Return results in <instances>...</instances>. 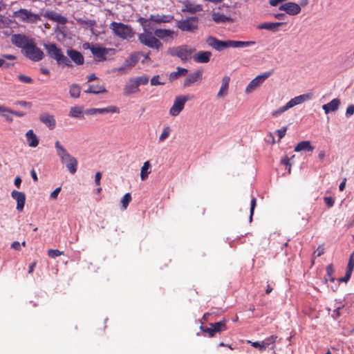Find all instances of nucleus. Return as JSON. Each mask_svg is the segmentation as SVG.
<instances>
[{"label": "nucleus", "instance_id": "f257e3e1", "mask_svg": "<svg viewBox=\"0 0 354 354\" xmlns=\"http://www.w3.org/2000/svg\"><path fill=\"white\" fill-rule=\"evenodd\" d=\"M55 148L61 163L65 165L71 174L76 173L78 165L77 160L68 152L59 140L55 142Z\"/></svg>", "mask_w": 354, "mask_h": 354}, {"label": "nucleus", "instance_id": "f03ea898", "mask_svg": "<svg viewBox=\"0 0 354 354\" xmlns=\"http://www.w3.org/2000/svg\"><path fill=\"white\" fill-rule=\"evenodd\" d=\"M44 46L48 56L55 59L57 64L72 67L71 61L63 54L62 49L58 48L55 44H44Z\"/></svg>", "mask_w": 354, "mask_h": 354}, {"label": "nucleus", "instance_id": "7ed1b4c3", "mask_svg": "<svg viewBox=\"0 0 354 354\" xmlns=\"http://www.w3.org/2000/svg\"><path fill=\"white\" fill-rule=\"evenodd\" d=\"M109 28L115 36L123 40L130 39L135 35L130 26L121 22L113 21L110 24Z\"/></svg>", "mask_w": 354, "mask_h": 354}, {"label": "nucleus", "instance_id": "20e7f679", "mask_svg": "<svg viewBox=\"0 0 354 354\" xmlns=\"http://www.w3.org/2000/svg\"><path fill=\"white\" fill-rule=\"evenodd\" d=\"M312 98V94L307 93V94H303L300 95L299 96L295 97L294 98H292L289 102H288L286 105L279 107V109L273 111L271 114L273 117L277 118L279 115H281L285 111H288V109L294 107L296 105L300 104L303 103L305 101H307Z\"/></svg>", "mask_w": 354, "mask_h": 354}, {"label": "nucleus", "instance_id": "39448f33", "mask_svg": "<svg viewBox=\"0 0 354 354\" xmlns=\"http://www.w3.org/2000/svg\"><path fill=\"white\" fill-rule=\"evenodd\" d=\"M139 41L149 48L159 50L162 47V43L156 38L154 33L149 30H145L138 35Z\"/></svg>", "mask_w": 354, "mask_h": 354}, {"label": "nucleus", "instance_id": "423d86ee", "mask_svg": "<svg viewBox=\"0 0 354 354\" xmlns=\"http://www.w3.org/2000/svg\"><path fill=\"white\" fill-rule=\"evenodd\" d=\"M12 17L19 22L25 24H36L41 19L38 14L33 13L25 8L15 11Z\"/></svg>", "mask_w": 354, "mask_h": 354}, {"label": "nucleus", "instance_id": "0eeeda50", "mask_svg": "<svg viewBox=\"0 0 354 354\" xmlns=\"http://www.w3.org/2000/svg\"><path fill=\"white\" fill-rule=\"evenodd\" d=\"M83 48L84 49H89L97 62H104L106 60V55L110 52H111L112 54L115 53L114 49L106 48L104 47L100 46L98 44H91L90 43L84 44Z\"/></svg>", "mask_w": 354, "mask_h": 354}, {"label": "nucleus", "instance_id": "6e6552de", "mask_svg": "<svg viewBox=\"0 0 354 354\" xmlns=\"http://www.w3.org/2000/svg\"><path fill=\"white\" fill-rule=\"evenodd\" d=\"M23 52L32 62H39L44 57V52L37 46L35 40Z\"/></svg>", "mask_w": 354, "mask_h": 354}, {"label": "nucleus", "instance_id": "1a4fd4ad", "mask_svg": "<svg viewBox=\"0 0 354 354\" xmlns=\"http://www.w3.org/2000/svg\"><path fill=\"white\" fill-rule=\"evenodd\" d=\"M194 51V48L184 45L170 48L169 50V53L171 56H176L179 57L182 61H186L191 58Z\"/></svg>", "mask_w": 354, "mask_h": 354}, {"label": "nucleus", "instance_id": "9d476101", "mask_svg": "<svg viewBox=\"0 0 354 354\" xmlns=\"http://www.w3.org/2000/svg\"><path fill=\"white\" fill-rule=\"evenodd\" d=\"M190 100L188 95H178L176 97L172 106L169 109V114L171 116H177L184 109L185 103Z\"/></svg>", "mask_w": 354, "mask_h": 354}, {"label": "nucleus", "instance_id": "9b49d317", "mask_svg": "<svg viewBox=\"0 0 354 354\" xmlns=\"http://www.w3.org/2000/svg\"><path fill=\"white\" fill-rule=\"evenodd\" d=\"M198 20L196 17H187L178 21L177 27L182 31L193 32L198 28Z\"/></svg>", "mask_w": 354, "mask_h": 354}, {"label": "nucleus", "instance_id": "f8f14e48", "mask_svg": "<svg viewBox=\"0 0 354 354\" xmlns=\"http://www.w3.org/2000/svg\"><path fill=\"white\" fill-rule=\"evenodd\" d=\"M272 74V71L266 72L261 75H257L254 78L245 88V92L250 93L256 90L263 82Z\"/></svg>", "mask_w": 354, "mask_h": 354}, {"label": "nucleus", "instance_id": "ddd939ff", "mask_svg": "<svg viewBox=\"0 0 354 354\" xmlns=\"http://www.w3.org/2000/svg\"><path fill=\"white\" fill-rule=\"evenodd\" d=\"M35 39L29 38L25 35L15 34L12 36V43L24 51Z\"/></svg>", "mask_w": 354, "mask_h": 354}, {"label": "nucleus", "instance_id": "4468645a", "mask_svg": "<svg viewBox=\"0 0 354 354\" xmlns=\"http://www.w3.org/2000/svg\"><path fill=\"white\" fill-rule=\"evenodd\" d=\"M119 113L120 109L113 105L108 106L104 108H91L88 109L85 111V113L86 115H95L97 113L99 114H104V113Z\"/></svg>", "mask_w": 354, "mask_h": 354}, {"label": "nucleus", "instance_id": "2eb2a0df", "mask_svg": "<svg viewBox=\"0 0 354 354\" xmlns=\"http://www.w3.org/2000/svg\"><path fill=\"white\" fill-rule=\"evenodd\" d=\"M280 10L285 11L289 15H296L300 13L301 7L294 2H288L279 6Z\"/></svg>", "mask_w": 354, "mask_h": 354}, {"label": "nucleus", "instance_id": "dca6fc26", "mask_svg": "<svg viewBox=\"0 0 354 354\" xmlns=\"http://www.w3.org/2000/svg\"><path fill=\"white\" fill-rule=\"evenodd\" d=\"M206 43L218 51L228 48V40L221 41L212 36L207 37Z\"/></svg>", "mask_w": 354, "mask_h": 354}, {"label": "nucleus", "instance_id": "f3484780", "mask_svg": "<svg viewBox=\"0 0 354 354\" xmlns=\"http://www.w3.org/2000/svg\"><path fill=\"white\" fill-rule=\"evenodd\" d=\"M203 76V71L198 70L193 73H190L184 82V87H189L193 85L194 83L197 82H200L202 80Z\"/></svg>", "mask_w": 354, "mask_h": 354}, {"label": "nucleus", "instance_id": "a211bd4d", "mask_svg": "<svg viewBox=\"0 0 354 354\" xmlns=\"http://www.w3.org/2000/svg\"><path fill=\"white\" fill-rule=\"evenodd\" d=\"M39 120L44 123L50 130L55 128L56 120L53 115L48 113H42L39 115Z\"/></svg>", "mask_w": 354, "mask_h": 354}, {"label": "nucleus", "instance_id": "6ab92c4d", "mask_svg": "<svg viewBox=\"0 0 354 354\" xmlns=\"http://www.w3.org/2000/svg\"><path fill=\"white\" fill-rule=\"evenodd\" d=\"M140 91L138 84L133 80V78L129 80L124 87L123 94L126 96L137 93Z\"/></svg>", "mask_w": 354, "mask_h": 354}, {"label": "nucleus", "instance_id": "aec40b11", "mask_svg": "<svg viewBox=\"0 0 354 354\" xmlns=\"http://www.w3.org/2000/svg\"><path fill=\"white\" fill-rule=\"evenodd\" d=\"M67 55L77 65H82L84 62V58L82 54L77 50L70 48L66 50Z\"/></svg>", "mask_w": 354, "mask_h": 354}, {"label": "nucleus", "instance_id": "412c9836", "mask_svg": "<svg viewBox=\"0 0 354 354\" xmlns=\"http://www.w3.org/2000/svg\"><path fill=\"white\" fill-rule=\"evenodd\" d=\"M11 196L15 200L17 201V209L19 211H22L26 202L25 194L24 192L13 190L11 193Z\"/></svg>", "mask_w": 354, "mask_h": 354}, {"label": "nucleus", "instance_id": "4be33fe9", "mask_svg": "<svg viewBox=\"0 0 354 354\" xmlns=\"http://www.w3.org/2000/svg\"><path fill=\"white\" fill-rule=\"evenodd\" d=\"M45 17L51 21L57 22L62 25L66 24L67 23V19L65 17L53 10L47 11L45 13Z\"/></svg>", "mask_w": 354, "mask_h": 354}, {"label": "nucleus", "instance_id": "5701e85b", "mask_svg": "<svg viewBox=\"0 0 354 354\" xmlns=\"http://www.w3.org/2000/svg\"><path fill=\"white\" fill-rule=\"evenodd\" d=\"M340 104V100L338 98H335L332 100L330 102L324 104L322 106V109L326 114H328L329 113L337 111L339 109Z\"/></svg>", "mask_w": 354, "mask_h": 354}, {"label": "nucleus", "instance_id": "b1692460", "mask_svg": "<svg viewBox=\"0 0 354 354\" xmlns=\"http://www.w3.org/2000/svg\"><path fill=\"white\" fill-rule=\"evenodd\" d=\"M211 56L210 51H199L194 55L193 58L197 63H207L209 62Z\"/></svg>", "mask_w": 354, "mask_h": 354}, {"label": "nucleus", "instance_id": "393cba45", "mask_svg": "<svg viewBox=\"0 0 354 354\" xmlns=\"http://www.w3.org/2000/svg\"><path fill=\"white\" fill-rule=\"evenodd\" d=\"M26 138L29 147H36L38 146L39 140L32 129H30L26 132Z\"/></svg>", "mask_w": 354, "mask_h": 354}, {"label": "nucleus", "instance_id": "a878e982", "mask_svg": "<svg viewBox=\"0 0 354 354\" xmlns=\"http://www.w3.org/2000/svg\"><path fill=\"white\" fill-rule=\"evenodd\" d=\"M230 78L229 76H225L222 79V83L219 91L217 93L218 97H223L227 94Z\"/></svg>", "mask_w": 354, "mask_h": 354}, {"label": "nucleus", "instance_id": "bb28decb", "mask_svg": "<svg viewBox=\"0 0 354 354\" xmlns=\"http://www.w3.org/2000/svg\"><path fill=\"white\" fill-rule=\"evenodd\" d=\"M283 24L281 22H265L259 24L257 27L258 29H266L272 32H277L279 28Z\"/></svg>", "mask_w": 354, "mask_h": 354}, {"label": "nucleus", "instance_id": "cd10ccee", "mask_svg": "<svg viewBox=\"0 0 354 354\" xmlns=\"http://www.w3.org/2000/svg\"><path fill=\"white\" fill-rule=\"evenodd\" d=\"M174 17L172 15H151L150 20L156 24L169 23L172 21Z\"/></svg>", "mask_w": 354, "mask_h": 354}, {"label": "nucleus", "instance_id": "c85d7f7f", "mask_svg": "<svg viewBox=\"0 0 354 354\" xmlns=\"http://www.w3.org/2000/svg\"><path fill=\"white\" fill-rule=\"evenodd\" d=\"M255 41H234L228 40V48H245L253 46Z\"/></svg>", "mask_w": 354, "mask_h": 354}, {"label": "nucleus", "instance_id": "c756f323", "mask_svg": "<svg viewBox=\"0 0 354 354\" xmlns=\"http://www.w3.org/2000/svg\"><path fill=\"white\" fill-rule=\"evenodd\" d=\"M84 92L86 93L100 94L107 93V90L102 84H92L89 85L88 88L86 90H85Z\"/></svg>", "mask_w": 354, "mask_h": 354}, {"label": "nucleus", "instance_id": "7c9ffc66", "mask_svg": "<svg viewBox=\"0 0 354 354\" xmlns=\"http://www.w3.org/2000/svg\"><path fill=\"white\" fill-rule=\"evenodd\" d=\"M314 147L311 145V142L309 140H304L299 142L295 147V151L299 152L301 151H313Z\"/></svg>", "mask_w": 354, "mask_h": 354}, {"label": "nucleus", "instance_id": "2f4dec72", "mask_svg": "<svg viewBox=\"0 0 354 354\" xmlns=\"http://www.w3.org/2000/svg\"><path fill=\"white\" fill-rule=\"evenodd\" d=\"M212 20L217 24L233 21V19L231 17H227L220 12H213L212 15Z\"/></svg>", "mask_w": 354, "mask_h": 354}, {"label": "nucleus", "instance_id": "473e14b6", "mask_svg": "<svg viewBox=\"0 0 354 354\" xmlns=\"http://www.w3.org/2000/svg\"><path fill=\"white\" fill-rule=\"evenodd\" d=\"M83 107L80 106H72L70 109L68 115L74 118H83Z\"/></svg>", "mask_w": 354, "mask_h": 354}, {"label": "nucleus", "instance_id": "72a5a7b5", "mask_svg": "<svg viewBox=\"0 0 354 354\" xmlns=\"http://www.w3.org/2000/svg\"><path fill=\"white\" fill-rule=\"evenodd\" d=\"M174 34V32L173 30L167 29H156L154 31V35H156V38L158 37L162 39L166 37H172Z\"/></svg>", "mask_w": 354, "mask_h": 354}, {"label": "nucleus", "instance_id": "f704fd0d", "mask_svg": "<svg viewBox=\"0 0 354 354\" xmlns=\"http://www.w3.org/2000/svg\"><path fill=\"white\" fill-rule=\"evenodd\" d=\"M151 164L149 160L144 162L140 170V178L145 180L148 178L149 174L151 173Z\"/></svg>", "mask_w": 354, "mask_h": 354}, {"label": "nucleus", "instance_id": "c9c22d12", "mask_svg": "<svg viewBox=\"0 0 354 354\" xmlns=\"http://www.w3.org/2000/svg\"><path fill=\"white\" fill-rule=\"evenodd\" d=\"M81 86L77 84H72L69 86V94L72 98H78L80 96Z\"/></svg>", "mask_w": 354, "mask_h": 354}, {"label": "nucleus", "instance_id": "e433bc0d", "mask_svg": "<svg viewBox=\"0 0 354 354\" xmlns=\"http://www.w3.org/2000/svg\"><path fill=\"white\" fill-rule=\"evenodd\" d=\"M227 320L223 319L221 322L210 324V326H212L215 333H221L227 330L226 326Z\"/></svg>", "mask_w": 354, "mask_h": 354}, {"label": "nucleus", "instance_id": "4c0bfd02", "mask_svg": "<svg viewBox=\"0 0 354 354\" xmlns=\"http://www.w3.org/2000/svg\"><path fill=\"white\" fill-rule=\"evenodd\" d=\"M277 338L278 337L277 335H273L263 340L262 343L264 346L265 349L269 348L270 346H271V348H273Z\"/></svg>", "mask_w": 354, "mask_h": 354}, {"label": "nucleus", "instance_id": "58836bf2", "mask_svg": "<svg viewBox=\"0 0 354 354\" xmlns=\"http://www.w3.org/2000/svg\"><path fill=\"white\" fill-rule=\"evenodd\" d=\"M177 71L171 72L169 75V79L171 80L177 79L180 75H185L187 73V70L184 68L177 67Z\"/></svg>", "mask_w": 354, "mask_h": 354}, {"label": "nucleus", "instance_id": "ea45409f", "mask_svg": "<svg viewBox=\"0 0 354 354\" xmlns=\"http://www.w3.org/2000/svg\"><path fill=\"white\" fill-rule=\"evenodd\" d=\"M151 21L149 19H145L144 17H140L138 19V22L143 28V31L145 30H149L151 28Z\"/></svg>", "mask_w": 354, "mask_h": 354}, {"label": "nucleus", "instance_id": "a19ab883", "mask_svg": "<svg viewBox=\"0 0 354 354\" xmlns=\"http://www.w3.org/2000/svg\"><path fill=\"white\" fill-rule=\"evenodd\" d=\"M138 62V56L135 55H131L129 58L125 60V66L132 67L135 66Z\"/></svg>", "mask_w": 354, "mask_h": 354}, {"label": "nucleus", "instance_id": "79ce46f5", "mask_svg": "<svg viewBox=\"0 0 354 354\" xmlns=\"http://www.w3.org/2000/svg\"><path fill=\"white\" fill-rule=\"evenodd\" d=\"M133 80L138 84V86L146 85L148 84L149 78L147 75H142L133 78Z\"/></svg>", "mask_w": 354, "mask_h": 354}, {"label": "nucleus", "instance_id": "37998d69", "mask_svg": "<svg viewBox=\"0 0 354 354\" xmlns=\"http://www.w3.org/2000/svg\"><path fill=\"white\" fill-rule=\"evenodd\" d=\"M171 133V128L169 126L165 127L162 129V131L159 137V141L163 142L165 141L169 136Z\"/></svg>", "mask_w": 354, "mask_h": 354}, {"label": "nucleus", "instance_id": "c03bdc74", "mask_svg": "<svg viewBox=\"0 0 354 354\" xmlns=\"http://www.w3.org/2000/svg\"><path fill=\"white\" fill-rule=\"evenodd\" d=\"M132 198L129 193H127L123 196L122 199L121 200V203L123 209H126L129 204V203L131 201Z\"/></svg>", "mask_w": 354, "mask_h": 354}, {"label": "nucleus", "instance_id": "a18cd8bd", "mask_svg": "<svg viewBox=\"0 0 354 354\" xmlns=\"http://www.w3.org/2000/svg\"><path fill=\"white\" fill-rule=\"evenodd\" d=\"M201 10V7L200 5H197V6H192L191 4L189 5H187L185 6V9L183 10V11H187V12H189L190 13H195L198 11H200Z\"/></svg>", "mask_w": 354, "mask_h": 354}, {"label": "nucleus", "instance_id": "49530a36", "mask_svg": "<svg viewBox=\"0 0 354 354\" xmlns=\"http://www.w3.org/2000/svg\"><path fill=\"white\" fill-rule=\"evenodd\" d=\"M64 254V252L59 251V250L50 249L48 250V255L51 258H56Z\"/></svg>", "mask_w": 354, "mask_h": 354}, {"label": "nucleus", "instance_id": "de8ad7c7", "mask_svg": "<svg viewBox=\"0 0 354 354\" xmlns=\"http://www.w3.org/2000/svg\"><path fill=\"white\" fill-rule=\"evenodd\" d=\"M150 83L151 86H159L164 85L165 82L160 81V75H154L150 80Z\"/></svg>", "mask_w": 354, "mask_h": 354}, {"label": "nucleus", "instance_id": "09e8293b", "mask_svg": "<svg viewBox=\"0 0 354 354\" xmlns=\"http://www.w3.org/2000/svg\"><path fill=\"white\" fill-rule=\"evenodd\" d=\"M354 268V252H353L349 258L348 263L346 268L348 272H353Z\"/></svg>", "mask_w": 354, "mask_h": 354}, {"label": "nucleus", "instance_id": "8fccbe9b", "mask_svg": "<svg viewBox=\"0 0 354 354\" xmlns=\"http://www.w3.org/2000/svg\"><path fill=\"white\" fill-rule=\"evenodd\" d=\"M19 80L21 82L26 83V84H31L33 82V80L28 76L20 74L17 76Z\"/></svg>", "mask_w": 354, "mask_h": 354}, {"label": "nucleus", "instance_id": "3c124183", "mask_svg": "<svg viewBox=\"0 0 354 354\" xmlns=\"http://www.w3.org/2000/svg\"><path fill=\"white\" fill-rule=\"evenodd\" d=\"M335 272L334 268L332 264L327 266L326 273L331 281H334L335 279L333 277V274Z\"/></svg>", "mask_w": 354, "mask_h": 354}, {"label": "nucleus", "instance_id": "603ef678", "mask_svg": "<svg viewBox=\"0 0 354 354\" xmlns=\"http://www.w3.org/2000/svg\"><path fill=\"white\" fill-rule=\"evenodd\" d=\"M201 329L203 332L207 333L210 337H213L215 336L216 333L212 326H211L210 328L201 326Z\"/></svg>", "mask_w": 354, "mask_h": 354}, {"label": "nucleus", "instance_id": "864d4df0", "mask_svg": "<svg viewBox=\"0 0 354 354\" xmlns=\"http://www.w3.org/2000/svg\"><path fill=\"white\" fill-rule=\"evenodd\" d=\"M256 205H257V199H256V198L253 197L251 200V203H250V222L252 220V216H253L254 210Z\"/></svg>", "mask_w": 354, "mask_h": 354}, {"label": "nucleus", "instance_id": "5fc2aeb1", "mask_svg": "<svg viewBox=\"0 0 354 354\" xmlns=\"http://www.w3.org/2000/svg\"><path fill=\"white\" fill-rule=\"evenodd\" d=\"M286 131H287V127H283V128L277 130V133L279 136V140H280L285 136Z\"/></svg>", "mask_w": 354, "mask_h": 354}, {"label": "nucleus", "instance_id": "6e6d98bb", "mask_svg": "<svg viewBox=\"0 0 354 354\" xmlns=\"http://www.w3.org/2000/svg\"><path fill=\"white\" fill-rule=\"evenodd\" d=\"M324 253V248L323 245H320L317 247V250L315 251L314 254H316L317 257H320Z\"/></svg>", "mask_w": 354, "mask_h": 354}, {"label": "nucleus", "instance_id": "4d7b16f0", "mask_svg": "<svg viewBox=\"0 0 354 354\" xmlns=\"http://www.w3.org/2000/svg\"><path fill=\"white\" fill-rule=\"evenodd\" d=\"M354 114V104L349 105L346 111V115L350 117Z\"/></svg>", "mask_w": 354, "mask_h": 354}, {"label": "nucleus", "instance_id": "13d9d810", "mask_svg": "<svg viewBox=\"0 0 354 354\" xmlns=\"http://www.w3.org/2000/svg\"><path fill=\"white\" fill-rule=\"evenodd\" d=\"M324 201L328 207H331L334 205L335 201L331 197H324Z\"/></svg>", "mask_w": 354, "mask_h": 354}, {"label": "nucleus", "instance_id": "bf43d9fd", "mask_svg": "<svg viewBox=\"0 0 354 354\" xmlns=\"http://www.w3.org/2000/svg\"><path fill=\"white\" fill-rule=\"evenodd\" d=\"M351 274L352 272H348V271H346L345 276L344 277L339 278L338 280L339 282L346 283L350 279Z\"/></svg>", "mask_w": 354, "mask_h": 354}, {"label": "nucleus", "instance_id": "052dcab7", "mask_svg": "<svg viewBox=\"0 0 354 354\" xmlns=\"http://www.w3.org/2000/svg\"><path fill=\"white\" fill-rule=\"evenodd\" d=\"M61 191V187H57L51 194H50V198L52 199H57V196L59 193Z\"/></svg>", "mask_w": 354, "mask_h": 354}, {"label": "nucleus", "instance_id": "680f3d73", "mask_svg": "<svg viewBox=\"0 0 354 354\" xmlns=\"http://www.w3.org/2000/svg\"><path fill=\"white\" fill-rule=\"evenodd\" d=\"M252 346L254 348H257L259 350H265L264 346L262 342H254L252 343Z\"/></svg>", "mask_w": 354, "mask_h": 354}, {"label": "nucleus", "instance_id": "e2e57ef3", "mask_svg": "<svg viewBox=\"0 0 354 354\" xmlns=\"http://www.w3.org/2000/svg\"><path fill=\"white\" fill-rule=\"evenodd\" d=\"M101 178H102L101 172L97 171L95 176V183L96 185L100 186Z\"/></svg>", "mask_w": 354, "mask_h": 354}, {"label": "nucleus", "instance_id": "0e129e2a", "mask_svg": "<svg viewBox=\"0 0 354 354\" xmlns=\"http://www.w3.org/2000/svg\"><path fill=\"white\" fill-rule=\"evenodd\" d=\"M11 248L15 250H21V244L18 241H14L11 245Z\"/></svg>", "mask_w": 354, "mask_h": 354}, {"label": "nucleus", "instance_id": "69168bd1", "mask_svg": "<svg viewBox=\"0 0 354 354\" xmlns=\"http://www.w3.org/2000/svg\"><path fill=\"white\" fill-rule=\"evenodd\" d=\"M17 104H19L22 106L28 107V108H30L32 106L31 102H26V101H18L17 102Z\"/></svg>", "mask_w": 354, "mask_h": 354}, {"label": "nucleus", "instance_id": "338daca9", "mask_svg": "<svg viewBox=\"0 0 354 354\" xmlns=\"http://www.w3.org/2000/svg\"><path fill=\"white\" fill-rule=\"evenodd\" d=\"M281 164H283L285 165H286L288 167V171L289 173L290 172V167H291V165L290 163L289 162V159L286 158H283L281 160Z\"/></svg>", "mask_w": 354, "mask_h": 354}, {"label": "nucleus", "instance_id": "774afa93", "mask_svg": "<svg viewBox=\"0 0 354 354\" xmlns=\"http://www.w3.org/2000/svg\"><path fill=\"white\" fill-rule=\"evenodd\" d=\"M11 112V109L4 106H0V113H10Z\"/></svg>", "mask_w": 354, "mask_h": 354}]
</instances>
